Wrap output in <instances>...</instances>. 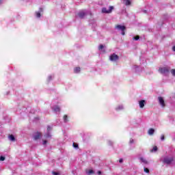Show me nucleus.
<instances>
[{
	"instance_id": "1",
	"label": "nucleus",
	"mask_w": 175,
	"mask_h": 175,
	"mask_svg": "<svg viewBox=\"0 0 175 175\" xmlns=\"http://www.w3.org/2000/svg\"><path fill=\"white\" fill-rule=\"evenodd\" d=\"M159 72L163 76H167L169 72H170V67H160L159 68Z\"/></svg>"
},
{
	"instance_id": "2",
	"label": "nucleus",
	"mask_w": 175,
	"mask_h": 175,
	"mask_svg": "<svg viewBox=\"0 0 175 175\" xmlns=\"http://www.w3.org/2000/svg\"><path fill=\"white\" fill-rule=\"evenodd\" d=\"M174 161V159L172 156L165 157L163 160V163H166V165H172V163Z\"/></svg>"
},
{
	"instance_id": "3",
	"label": "nucleus",
	"mask_w": 175,
	"mask_h": 175,
	"mask_svg": "<svg viewBox=\"0 0 175 175\" xmlns=\"http://www.w3.org/2000/svg\"><path fill=\"white\" fill-rule=\"evenodd\" d=\"M116 29H118V31H120L122 36L125 35V29H126V27H125V26L118 25L116 26Z\"/></svg>"
},
{
	"instance_id": "4",
	"label": "nucleus",
	"mask_w": 175,
	"mask_h": 175,
	"mask_svg": "<svg viewBox=\"0 0 175 175\" xmlns=\"http://www.w3.org/2000/svg\"><path fill=\"white\" fill-rule=\"evenodd\" d=\"M118 59H120V57L116 53H113L109 56V61H111V62H117Z\"/></svg>"
},
{
	"instance_id": "5",
	"label": "nucleus",
	"mask_w": 175,
	"mask_h": 175,
	"mask_svg": "<svg viewBox=\"0 0 175 175\" xmlns=\"http://www.w3.org/2000/svg\"><path fill=\"white\" fill-rule=\"evenodd\" d=\"M113 10H114V7H113V6H109L108 8V9L106 8H103L102 13H105L107 14H109L111 13V12H113Z\"/></svg>"
},
{
	"instance_id": "6",
	"label": "nucleus",
	"mask_w": 175,
	"mask_h": 175,
	"mask_svg": "<svg viewBox=\"0 0 175 175\" xmlns=\"http://www.w3.org/2000/svg\"><path fill=\"white\" fill-rule=\"evenodd\" d=\"M52 129L53 128H51V126H47L46 133L44 135V137H46V139H50V137H51V133L50 132H51Z\"/></svg>"
},
{
	"instance_id": "7",
	"label": "nucleus",
	"mask_w": 175,
	"mask_h": 175,
	"mask_svg": "<svg viewBox=\"0 0 175 175\" xmlns=\"http://www.w3.org/2000/svg\"><path fill=\"white\" fill-rule=\"evenodd\" d=\"M43 12H44V10L42 8H40L38 11L36 12L35 14L37 18H40V16H42V14H43Z\"/></svg>"
},
{
	"instance_id": "8",
	"label": "nucleus",
	"mask_w": 175,
	"mask_h": 175,
	"mask_svg": "<svg viewBox=\"0 0 175 175\" xmlns=\"http://www.w3.org/2000/svg\"><path fill=\"white\" fill-rule=\"evenodd\" d=\"M86 15H87V11L85 10L80 11L78 13V17H79V18H84V17H85Z\"/></svg>"
},
{
	"instance_id": "9",
	"label": "nucleus",
	"mask_w": 175,
	"mask_h": 175,
	"mask_svg": "<svg viewBox=\"0 0 175 175\" xmlns=\"http://www.w3.org/2000/svg\"><path fill=\"white\" fill-rule=\"evenodd\" d=\"M33 137L34 140H39V139H40V137H42V133H40L39 132L34 133L33 134Z\"/></svg>"
},
{
	"instance_id": "10",
	"label": "nucleus",
	"mask_w": 175,
	"mask_h": 175,
	"mask_svg": "<svg viewBox=\"0 0 175 175\" xmlns=\"http://www.w3.org/2000/svg\"><path fill=\"white\" fill-rule=\"evenodd\" d=\"M158 100L159 105H161V107H165V100H163V97H158Z\"/></svg>"
},
{
	"instance_id": "11",
	"label": "nucleus",
	"mask_w": 175,
	"mask_h": 175,
	"mask_svg": "<svg viewBox=\"0 0 175 175\" xmlns=\"http://www.w3.org/2000/svg\"><path fill=\"white\" fill-rule=\"evenodd\" d=\"M139 105L140 109H143V107H144V106L146 105V100H139Z\"/></svg>"
},
{
	"instance_id": "12",
	"label": "nucleus",
	"mask_w": 175,
	"mask_h": 175,
	"mask_svg": "<svg viewBox=\"0 0 175 175\" xmlns=\"http://www.w3.org/2000/svg\"><path fill=\"white\" fill-rule=\"evenodd\" d=\"M98 50L99 51H100L101 53H105L106 49H105V46L103 44H100L98 46Z\"/></svg>"
},
{
	"instance_id": "13",
	"label": "nucleus",
	"mask_w": 175,
	"mask_h": 175,
	"mask_svg": "<svg viewBox=\"0 0 175 175\" xmlns=\"http://www.w3.org/2000/svg\"><path fill=\"white\" fill-rule=\"evenodd\" d=\"M139 161L142 162V163H144V165H148V161L143 157H140Z\"/></svg>"
},
{
	"instance_id": "14",
	"label": "nucleus",
	"mask_w": 175,
	"mask_h": 175,
	"mask_svg": "<svg viewBox=\"0 0 175 175\" xmlns=\"http://www.w3.org/2000/svg\"><path fill=\"white\" fill-rule=\"evenodd\" d=\"M116 111H120L121 110H124V105H120L116 107Z\"/></svg>"
},
{
	"instance_id": "15",
	"label": "nucleus",
	"mask_w": 175,
	"mask_h": 175,
	"mask_svg": "<svg viewBox=\"0 0 175 175\" xmlns=\"http://www.w3.org/2000/svg\"><path fill=\"white\" fill-rule=\"evenodd\" d=\"M52 109L53 110V111H55V113H59V111H60V109L59 108L58 106H55L52 107Z\"/></svg>"
},
{
	"instance_id": "16",
	"label": "nucleus",
	"mask_w": 175,
	"mask_h": 175,
	"mask_svg": "<svg viewBox=\"0 0 175 175\" xmlns=\"http://www.w3.org/2000/svg\"><path fill=\"white\" fill-rule=\"evenodd\" d=\"M154 132H155V130H154L153 129H150L148 131V135H154Z\"/></svg>"
},
{
	"instance_id": "17",
	"label": "nucleus",
	"mask_w": 175,
	"mask_h": 175,
	"mask_svg": "<svg viewBox=\"0 0 175 175\" xmlns=\"http://www.w3.org/2000/svg\"><path fill=\"white\" fill-rule=\"evenodd\" d=\"M124 3L126 6H129L131 5V0H124Z\"/></svg>"
},
{
	"instance_id": "18",
	"label": "nucleus",
	"mask_w": 175,
	"mask_h": 175,
	"mask_svg": "<svg viewBox=\"0 0 175 175\" xmlns=\"http://www.w3.org/2000/svg\"><path fill=\"white\" fill-rule=\"evenodd\" d=\"M9 139H10L11 142H14V140H16V138H14V135H11L9 136Z\"/></svg>"
},
{
	"instance_id": "19",
	"label": "nucleus",
	"mask_w": 175,
	"mask_h": 175,
	"mask_svg": "<svg viewBox=\"0 0 175 175\" xmlns=\"http://www.w3.org/2000/svg\"><path fill=\"white\" fill-rule=\"evenodd\" d=\"M75 73H80V67H77L74 68Z\"/></svg>"
},
{
	"instance_id": "20",
	"label": "nucleus",
	"mask_w": 175,
	"mask_h": 175,
	"mask_svg": "<svg viewBox=\"0 0 175 175\" xmlns=\"http://www.w3.org/2000/svg\"><path fill=\"white\" fill-rule=\"evenodd\" d=\"M94 172L92 170H90L88 171H86V174H88V175L90 174H94Z\"/></svg>"
},
{
	"instance_id": "21",
	"label": "nucleus",
	"mask_w": 175,
	"mask_h": 175,
	"mask_svg": "<svg viewBox=\"0 0 175 175\" xmlns=\"http://www.w3.org/2000/svg\"><path fill=\"white\" fill-rule=\"evenodd\" d=\"M64 122H68V116L67 115H64Z\"/></svg>"
},
{
	"instance_id": "22",
	"label": "nucleus",
	"mask_w": 175,
	"mask_h": 175,
	"mask_svg": "<svg viewBox=\"0 0 175 175\" xmlns=\"http://www.w3.org/2000/svg\"><path fill=\"white\" fill-rule=\"evenodd\" d=\"M158 150V148L157 146H154L152 150V152H156V151Z\"/></svg>"
},
{
	"instance_id": "23",
	"label": "nucleus",
	"mask_w": 175,
	"mask_h": 175,
	"mask_svg": "<svg viewBox=\"0 0 175 175\" xmlns=\"http://www.w3.org/2000/svg\"><path fill=\"white\" fill-rule=\"evenodd\" d=\"M144 172H145V173H150V170H148V168L147 167H144Z\"/></svg>"
},
{
	"instance_id": "24",
	"label": "nucleus",
	"mask_w": 175,
	"mask_h": 175,
	"mask_svg": "<svg viewBox=\"0 0 175 175\" xmlns=\"http://www.w3.org/2000/svg\"><path fill=\"white\" fill-rule=\"evenodd\" d=\"M74 148H79V144H76V143H73L72 144Z\"/></svg>"
},
{
	"instance_id": "25",
	"label": "nucleus",
	"mask_w": 175,
	"mask_h": 175,
	"mask_svg": "<svg viewBox=\"0 0 175 175\" xmlns=\"http://www.w3.org/2000/svg\"><path fill=\"white\" fill-rule=\"evenodd\" d=\"M171 73H172V76L175 77V69H172L171 70Z\"/></svg>"
},
{
	"instance_id": "26",
	"label": "nucleus",
	"mask_w": 175,
	"mask_h": 175,
	"mask_svg": "<svg viewBox=\"0 0 175 175\" xmlns=\"http://www.w3.org/2000/svg\"><path fill=\"white\" fill-rule=\"evenodd\" d=\"M53 75H49V77H48V81H50V80H53Z\"/></svg>"
},
{
	"instance_id": "27",
	"label": "nucleus",
	"mask_w": 175,
	"mask_h": 175,
	"mask_svg": "<svg viewBox=\"0 0 175 175\" xmlns=\"http://www.w3.org/2000/svg\"><path fill=\"white\" fill-rule=\"evenodd\" d=\"M139 38H140V37L139 36H137L133 38L134 40H139Z\"/></svg>"
},
{
	"instance_id": "28",
	"label": "nucleus",
	"mask_w": 175,
	"mask_h": 175,
	"mask_svg": "<svg viewBox=\"0 0 175 175\" xmlns=\"http://www.w3.org/2000/svg\"><path fill=\"white\" fill-rule=\"evenodd\" d=\"M129 143H130V144H133V143H134L133 139L131 138L130 141H129Z\"/></svg>"
},
{
	"instance_id": "29",
	"label": "nucleus",
	"mask_w": 175,
	"mask_h": 175,
	"mask_svg": "<svg viewBox=\"0 0 175 175\" xmlns=\"http://www.w3.org/2000/svg\"><path fill=\"white\" fill-rule=\"evenodd\" d=\"M113 142L112 141H108V144H109V146H113Z\"/></svg>"
},
{
	"instance_id": "30",
	"label": "nucleus",
	"mask_w": 175,
	"mask_h": 175,
	"mask_svg": "<svg viewBox=\"0 0 175 175\" xmlns=\"http://www.w3.org/2000/svg\"><path fill=\"white\" fill-rule=\"evenodd\" d=\"M0 161H5V157L1 156L0 157Z\"/></svg>"
},
{
	"instance_id": "31",
	"label": "nucleus",
	"mask_w": 175,
	"mask_h": 175,
	"mask_svg": "<svg viewBox=\"0 0 175 175\" xmlns=\"http://www.w3.org/2000/svg\"><path fill=\"white\" fill-rule=\"evenodd\" d=\"M43 146H46V144H47V141L46 140H44L42 142Z\"/></svg>"
},
{
	"instance_id": "32",
	"label": "nucleus",
	"mask_w": 175,
	"mask_h": 175,
	"mask_svg": "<svg viewBox=\"0 0 175 175\" xmlns=\"http://www.w3.org/2000/svg\"><path fill=\"white\" fill-rule=\"evenodd\" d=\"M53 175H59V174L58 172H52Z\"/></svg>"
},
{
	"instance_id": "33",
	"label": "nucleus",
	"mask_w": 175,
	"mask_h": 175,
	"mask_svg": "<svg viewBox=\"0 0 175 175\" xmlns=\"http://www.w3.org/2000/svg\"><path fill=\"white\" fill-rule=\"evenodd\" d=\"M161 140H165V135H161Z\"/></svg>"
},
{
	"instance_id": "34",
	"label": "nucleus",
	"mask_w": 175,
	"mask_h": 175,
	"mask_svg": "<svg viewBox=\"0 0 175 175\" xmlns=\"http://www.w3.org/2000/svg\"><path fill=\"white\" fill-rule=\"evenodd\" d=\"M123 161H124V160H122V159H120L119 160L120 163H122Z\"/></svg>"
},
{
	"instance_id": "35",
	"label": "nucleus",
	"mask_w": 175,
	"mask_h": 175,
	"mask_svg": "<svg viewBox=\"0 0 175 175\" xmlns=\"http://www.w3.org/2000/svg\"><path fill=\"white\" fill-rule=\"evenodd\" d=\"M98 174H99V175H100V174H102V172H100V171H98Z\"/></svg>"
},
{
	"instance_id": "36",
	"label": "nucleus",
	"mask_w": 175,
	"mask_h": 175,
	"mask_svg": "<svg viewBox=\"0 0 175 175\" xmlns=\"http://www.w3.org/2000/svg\"><path fill=\"white\" fill-rule=\"evenodd\" d=\"M172 50H173V51H175V46H174L172 47Z\"/></svg>"
},
{
	"instance_id": "37",
	"label": "nucleus",
	"mask_w": 175,
	"mask_h": 175,
	"mask_svg": "<svg viewBox=\"0 0 175 175\" xmlns=\"http://www.w3.org/2000/svg\"><path fill=\"white\" fill-rule=\"evenodd\" d=\"M137 68V66H133V68H134V69H136Z\"/></svg>"
},
{
	"instance_id": "38",
	"label": "nucleus",
	"mask_w": 175,
	"mask_h": 175,
	"mask_svg": "<svg viewBox=\"0 0 175 175\" xmlns=\"http://www.w3.org/2000/svg\"><path fill=\"white\" fill-rule=\"evenodd\" d=\"M2 3V0H0V5Z\"/></svg>"
}]
</instances>
